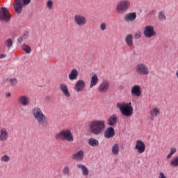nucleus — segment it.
<instances>
[{
    "mask_svg": "<svg viewBox=\"0 0 178 178\" xmlns=\"http://www.w3.org/2000/svg\"><path fill=\"white\" fill-rule=\"evenodd\" d=\"M136 19H137V13L136 12L129 13L124 17L125 22H134Z\"/></svg>",
    "mask_w": 178,
    "mask_h": 178,
    "instance_id": "17",
    "label": "nucleus"
},
{
    "mask_svg": "<svg viewBox=\"0 0 178 178\" xmlns=\"http://www.w3.org/2000/svg\"><path fill=\"white\" fill-rule=\"evenodd\" d=\"M98 81H99V79H98V76L96 74H93L90 78V88H92V87H95L97 84H98Z\"/></svg>",
    "mask_w": 178,
    "mask_h": 178,
    "instance_id": "20",
    "label": "nucleus"
},
{
    "mask_svg": "<svg viewBox=\"0 0 178 178\" xmlns=\"http://www.w3.org/2000/svg\"><path fill=\"white\" fill-rule=\"evenodd\" d=\"M64 176H69L70 175V168L69 167H65L63 170Z\"/></svg>",
    "mask_w": 178,
    "mask_h": 178,
    "instance_id": "33",
    "label": "nucleus"
},
{
    "mask_svg": "<svg viewBox=\"0 0 178 178\" xmlns=\"http://www.w3.org/2000/svg\"><path fill=\"white\" fill-rule=\"evenodd\" d=\"M152 112H159V111H158L156 108H153Z\"/></svg>",
    "mask_w": 178,
    "mask_h": 178,
    "instance_id": "47",
    "label": "nucleus"
},
{
    "mask_svg": "<svg viewBox=\"0 0 178 178\" xmlns=\"http://www.w3.org/2000/svg\"><path fill=\"white\" fill-rule=\"evenodd\" d=\"M131 92L132 95H134V97H141V86L138 85H134L131 88Z\"/></svg>",
    "mask_w": 178,
    "mask_h": 178,
    "instance_id": "16",
    "label": "nucleus"
},
{
    "mask_svg": "<svg viewBox=\"0 0 178 178\" xmlns=\"http://www.w3.org/2000/svg\"><path fill=\"white\" fill-rule=\"evenodd\" d=\"M104 137L106 138H112L115 137V129L112 127H109L104 131Z\"/></svg>",
    "mask_w": 178,
    "mask_h": 178,
    "instance_id": "18",
    "label": "nucleus"
},
{
    "mask_svg": "<svg viewBox=\"0 0 178 178\" xmlns=\"http://www.w3.org/2000/svg\"><path fill=\"white\" fill-rule=\"evenodd\" d=\"M125 42L128 47H133L134 43H133V35L129 34L127 35L125 38Z\"/></svg>",
    "mask_w": 178,
    "mask_h": 178,
    "instance_id": "24",
    "label": "nucleus"
},
{
    "mask_svg": "<svg viewBox=\"0 0 178 178\" xmlns=\"http://www.w3.org/2000/svg\"><path fill=\"white\" fill-rule=\"evenodd\" d=\"M158 112H149L147 113V118L151 119V120H154V118H156L158 116Z\"/></svg>",
    "mask_w": 178,
    "mask_h": 178,
    "instance_id": "30",
    "label": "nucleus"
},
{
    "mask_svg": "<svg viewBox=\"0 0 178 178\" xmlns=\"http://www.w3.org/2000/svg\"><path fill=\"white\" fill-rule=\"evenodd\" d=\"M171 166H174L175 168H177L178 166V156H175L170 162Z\"/></svg>",
    "mask_w": 178,
    "mask_h": 178,
    "instance_id": "31",
    "label": "nucleus"
},
{
    "mask_svg": "<svg viewBox=\"0 0 178 178\" xmlns=\"http://www.w3.org/2000/svg\"><path fill=\"white\" fill-rule=\"evenodd\" d=\"M89 173L90 172L88 171V168L85 166V168L82 170V174L83 175V176H88Z\"/></svg>",
    "mask_w": 178,
    "mask_h": 178,
    "instance_id": "37",
    "label": "nucleus"
},
{
    "mask_svg": "<svg viewBox=\"0 0 178 178\" xmlns=\"http://www.w3.org/2000/svg\"><path fill=\"white\" fill-rule=\"evenodd\" d=\"M117 108L120 109V112H133V106H131V102L126 103H118Z\"/></svg>",
    "mask_w": 178,
    "mask_h": 178,
    "instance_id": "8",
    "label": "nucleus"
},
{
    "mask_svg": "<svg viewBox=\"0 0 178 178\" xmlns=\"http://www.w3.org/2000/svg\"><path fill=\"white\" fill-rule=\"evenodd\" d=\"M111 87V83L109 81L106 79L102 81L98 87V91L102 93L108 92L109 91V88Z\"/></svg>",
    "mask_w": 178,
    "mask_h": 178,
    "instance_id": "11",
    "label": "nucleus"
},
{
    "mask_svg": "<svg viewBox=\"0 0 178 178\" xmlns=\"http://www.w3.org/2000/svg\"><path fill=\"white\" fill-rule=\"evenodd\" d=\"M74 22L79 27H84L87 24V18L84 15L77 14L74 17Z\"/></svg>",
    "mask_w": 178,
    "mask_h": 178,
    "instance_id": "7",
    "label": "nucleus"
},
{
    "mask_svg": "<svg viewBox=\"0 0 178 178\" xmlns=\"http://www.w3.org/2000/svg\"><path fill=\"white\" fill-rule=\"evenodd\" d=\"M112 152L113 155H119V144L115 143L113 145Z\"/></svg>",
    "mask_w": 178,
    "mask_h": 178,
    "instance_id": "27",
    "label": "nucleus"
},
{
    "mask_svg": "<svg viewBox=\"0 0 178 178\" xmlns=\"http://www.w3.org/2000/svg\"><path fill=\"white\" fill-rule=\"evenodd\" d=\"M56 140H63L67 141L68 143H72L74 141V138H73V134L69 129H63L56 136Z\"/></svg>",
    "mask_w": 178,
    "mask_h": 178,
    "instance_id": "2",
    "label": "nucleus"
},
{
    "mask_svg": "<svg viewBox=\"0 0 178 178\" xmlns=\"http://www.w3.org/2000/svg\"><path fill=\"white\" fill-rule=\"evenodd\" d=\"M12 94H10V92H8L6 94V98H9L10 97H11Z\"/></svg>",
    "mask_w": 178,
    "mask_h": 178,
    "instance_id": "45",
    "label": "nucleus"
},
{
    "mask_svg": "<svg viewBox=\"0 0 178 178\" xmlns=\"http://www.w3.org/2000/svg\"><path fill=\"white\" fill-rule=\"evenodd\" d=\"M35 120L38 122L39 126L42 127H48V121L47 117L42 112H33Z\"/></svg>",
    "mask_w": 178,
    "mask_h": 178,
    "instance_id": "4",
    "label": "nucleus"
},
{
    "mask_svg": "<svg viewBox=\"0 0 178 178\" xmlns=\"http://www.w3.org/2000/svg\"><path fill=\"white\" fill-rule=\"evenodd\" d=\"M100 29L102 30V31H105V30H106V23L102 22L100 24Z\"/></svg>",
    "mask_w": 178,
    "mask_h": 178,
    "instance_id": "38",
    "label": "nucleus"
},
{
    "mask_svg": "<svg viewBox=\"0 0 178 178\" xmlns=\"http://www.w3.org/2000/svg\"><path fill=\"white\" fill-rule=\"evenodd\" d=\"M46 6L51 10V9H52V8L54 6V1H52V0L47 1Z\"/></svg>",
    "mask_w": 178,
    "mask_h": 178,
    "instance_id": "36",
    "label": "nucleus"
},
{
    "mask_svg": "<svg viewBox=\"0 0 178 178\" xmlns=\"http://www.w3.org/2000/svg\"><path fill=\"white\" fill-rule=\"evenodd\" d=\"M159 17L160 20H166V16L162 12L159 13Z\"/></svg>",
    "mask_w": 178,
    "mask_h": 178,
    "instance_id": "39",
    "label": "nucleus"
},
{
    "mask_svg": "<svg viewBox=\"0 0 178 178\" xmlns=\"http://www.w3.org/2000/svg\"><path fill=\"white\" fill-rule=\"evenodd\" d=\"M5 44L7 47L8 49H10L13 46V40L11 38H8L6 40Z\"/></svg>",
    "mask_w": 178,
    "mask_h": 178,
    "instance_id": "28",
    "label": "nucleus"
},
{
    "mask_svg": "<svg viewBox=\"0 0 178 178\" xmlns=\"http://www.w3.org/2000/svg\"><path fill=\"white\" fill-rule=\"evenodd\" d=\"M27 38H29V32L25 31V32H24L22 35L18 38L17 41H18L19 44H22V42H23V41H26V40H27Z\"/></svg>",
    "mask_w": 178,
    "mask_h": 178,
    "instance_id": "26",
    "label": "nucleus"
},
{
    "mask_svg": "<svg viewBox=\"0 0 178 178\" xmlns=\"http://www.w3.org/2000/svg\"><path fill=\"white\" fill-rule=\"evenodd\" d=\"M159 178H167V177L165 176V174L163 172H160Z\"/></svg>",
    "mask_w": 178,
    "mask_h": 178,
    "instance_id": "44",
    "label": "nucleus"
},
{
    "mask_svg": "<svg viewBox=\"0 0 178 178\" xmlns=\"http://www.w3.org/2000/svg\"><path fill=\"white\" fill-rule=\"evenodd\" d=\"M84 88H86V81L83 79L78 80L74 85V90L76 92H81L84 91Z\"/></svg>",
    "mask_w": 178,
    "mask_h": 178,
    "instance_id": "12",
    "label": "nucleus"
},
{
    "mask_svg": "<svg viewBox=\"0 0 178 178\" xmlns=\"http://www.w3.org/2000/svg\"><path fill=\"white\" fill-rule=\"evenodd\" d=\"M135 72L139 76H148L149 74V68L144 63H139L135 67Z\"/></svg>",
    "mask_w": 178,
    "mask_h": 178,
    "instance_id": "5",
    "label": "nucleus"
},
{
    "mask_svg": "<svg viewBox=\"0 0 178 178\" xmlns=\"http://www.w3.org/2000/svg\"><path fill=\"white\" fill-rule=\"evenodd\" d=\"M176 151H177L176 148L172 147L170 149V152L167 156L168 159H170V158H172V155H174V154H176Z\"/></svg>",
    "mask_w": 178,
    "mask_h": 178,
    "instance_id": "32",
    "label": "nucleus"
},
{
    "mask_svg": "<svg viewBox=\"0 0 178 178\" xmlns=\"http://www.w3.org/2000/svg\"><path fill=\"white\" fill-rule=\"evenodd\" d=\"M1 161L2 162H9L10 161V157H9V156H8L7 154L2 156L1 157Z\"/></svg>",
    "mask_w": 178,
    "mask_h": 178,
    "instance_id": "34",
    "label": "nucleus"
},
{
    "mask_svg": "<svg viewBox=\"0 0 178 178\" xmlns=\"http://www.w3.org/2000/svg\"><path fill=\"white\" fill-rule=\"evenodd\" d=\"M8 83H10V86H16L17 83V79L16 78L8 79Z\"/></svg>",
    "mask_w": 178,
    "mask_h": 178,
    "instance_id": "35",
    "label": "nucleus"
},
{
    "mask_svg": "<svg viewBox=\"0 0 178 178\" xmlns=\"http://www.w3.org/2000/svg\"><path fill=\"white\" fill-rule=\"evenodd\" d=\"M88 144L90 147H98L99 145V141L94 138H90L88 139Z\"/></svg>",
    "mask_w": 178,
    "mask_h": 178,
    "instance_id": "25",
    "label": "nucleus"
},
{
    "mask_svg": "<svg viewBox=\"0 0 178 178\" xmlns=\"http://www.w3.org/2000/svg\"><path fill=\"white\" fill-rule=\"evenodd\" d=\"M76 166H77V168H79V169H81V170H83L84 169V168L86 167V165H84L83 164H77Z\"/></svg>",
    "mask_w": 178,
    "mask_h": 178,
    "instance_id": "42",
    "label": "nucleus"
},
{
    "mask_svg": "<svg viewBox=\"0 0 178 178\" xmlns=\"http://www.w3.org/2000/svg\"><path fill=\"white\" fill-rule=\"evenodd\" d=\"M8 130L5 128H2L1 129V133H0V140L1 141H6L8 140Z\"/></svg>",
    "mask_w": 178,
    "mask_h": 178,
    "instance_id": "21",
    "label": "nucleus"
},
{
    "mask_svg": "<svg viewBox=\"0 0 178 178\" xmlns=\"http://www.w3.org/2000/svg\"><path fill=\"white\" fill-rule=\"evenodd\" d=\"M134 38H136V40H138L139 38H141V32L140 31L136 32L134 35Z\"/></svg>",
    "mask_w": 178,
    "mask_h": 178,
    "instance_id": "40",
    "label": "nucleus"
},
{
    "mask_svg": "<svg viewBox=\"0 0 178 178\" xmlns=\"http://www.w3.org/2000/svg\"><path fill=\"white\" fill-rule=\"evenodd\" d=\"M122 114L123 116H127V118H129V116H131L133 115V112H122Z\"/></svg>",
    "mask_w": 178,
    "mask_h": 178,
    "instance_id": "41",
    "label": "nucleus"
},
{
    "mask_svg": "<svg viewBox=\"0 0 178 178\" xmlns=\"http://www.w3.org/2000/svg\"><path fill=\"white\" fill-rule=\"evenodd\" d=\"M89 131L94 136H101L105 130V121L93 120L88 124Z\"/></svg>",
    "mask_w": 178,
    "mask_h": 178,
    "instance_id": "1",
    "label": "nucleus"
},
{
    "mask_svg": "<svg viewBox=\"0 0 178 178\" xmlns=\"http://www.w3.org/2000/svg\"><path fill=\"white\" fill-rule=\"evenodd\" d=\"M33 112H42L41 108L38 107H35L33 109Z\"/></svg>",
    "mask_w": 178,
    "mask_h": 178,
    "instance_id": "43",
    "label": "nucleus"
},
{
    "mask_svg": "<svg viewBox=\"0 0 178 178\" xmlns=\"http://www.w3.org/2000/svg\"><path fill=\"white\" fill-rule=\"evenodd\" d=\"M30 2H31V0H15L13 8L16 13H22V12H23V6H24V5H29Z\"/></svg>",
    "mask_w": 178,
    "mask_h": 178,
    "instance_id": "6",
    "label": "nucleus"
},
{
    "mask_svg": "<svg viewBox=\"0 0 178 178\" xmlns=\"http://www.w3.org/2000/svg\"><path fill=\"white\" fill-rule=\"evenodd\" d=\"M79 76V71L76 69H73L70 74L68 75L69 80H77V76Z\"/></svg>",
    "mask_w": 178,
    "mask_h": 178,
    "instance_id": "22",
    "label": "nucleus"
},
{
    "mask_svg": "<svg viewBox=\"0 0 178 178\" xmlns=\"http://www.w3.org/2000/svg\"><path fill=\"white\" fill-rule=\"evenodd\" d=\"M3 58H6V54H1L0 59H3Z\"/></svg>",
    "mask_w": 178,
    "mask_h": 178,
    "instance_id": "46",
    "label": "nucleus"
},
{
    "mask_svg": "<svg viewBox=\"0 0 178 178\" xmlns=\"http://www.w3.org/2000/svg\"><path fill=\"white\" fill-rule=\"evenodd\" d=\"M23 51L26 52V54H31V47L27 45L26 44H24L22 47Z\"/></svg>",
    "mask_w": 178,
    "mask_h": 178,
    "instance_id": "29",
    "label": "nucleus"
},
{
    "mask_svg": "<svg viewBox=\"0 0 178 178\" xmlns=\"http://www.w3.org/2000/svg\"><path fill=\"white\" fill-rule=\"evenodd\" d=\"M143 34L147 38H151L152 37H155V35H156V32H155L154 26H147L144 28Z\"/></svg>",
    "mask_w": 178,
    "mask_h": 178,
    "instance_id": "10",
    "label": "nucleus"
},
{
    "mask_svg": "<svg viewBox=\"0 0 178 178\" xmlns=\"http://www.w3.org/2000/svg\"><path fill=\"white\" fill-rule=\"evenodd\" d=\"M108 125L115 126L118 123V117L115 115H113L108 118Z\"/></svg>",
    "mask_w": 178,
    "mask_h": 178,
    "instance_id": "23",
    "label": "nucleus"
},
{
    "mask_svg": "<svg viewBox=\"0 0 178 178\" xmlns=\"http://www.w3.org/2000/svg\"><path fill=\"white\" fill-rule=\"evenodd\" d=\"M11 17L12 16H10L8 8L3 7L0 9V19L2 20V22H9Z\"/></svg>",
    "mask_w": 178,
    "mask_h": 178,
    "instance_id": "9",
    "label": "nucleus"
},
{
    "mask_svg": "<svg viewBox=\"0 0 178 178\" xmlns=\"http://www.w3.org/2000/svg\"><path fill=\"white\" fill-rule=\"evenodd\" d=\"M59 88L60 91H62L65 97H66L67 98H70V97H72L70 92H69V88H67V85L65 83H60L59 85Z\"/></svg>",
    "mask_w": 178,
    "mask_h": 178,
    "instance_id": "15",
    "label": "nucleus"
},
{
    "mask_svg": "<svg viewBox=\"0 0 178 178\" xmlns=\"http://www.w3.org/2000/svg\"><path fill=\"white\" fill-rule=\"evenodd\" d=\"M135 149H136L138 154H143V152H145V143H144L143 140H137L135 145Z\"/></svg>",
    "mask_w": 178,
    "mask_h": 178,
    "instance_id": "14",
    "label": "nucleus"
},
{
    "mask_svg": "<svg viewBox=\"0 0 178 178\" xmlns=\"http://www.w3.org/2000/svg\"><path fill=\"white\" fill-rule=\"evenodd\" d=\"M17 102L22 106H29L30 105V98L27 95H20L17 98Z\"/></svg>",
    "mask_w": 178,
    "mask_h": 178,
    "instance_id": "13",
    "label": "nucleus"
},
{
    "mask_svg": "<svg viewBox=\"0 0 178 178\" xmlns=\"http://www.w3.org/2000/svg\"><path fill=\"white\" fill-rule=\"evenodd\" d=\"M83 159L84 152L83 150H80L72 156V159H75L76 161H83Z\"/></svg>",
    "mask_w": 178,
    "mask_h": 178,
    "instance_id": "19",
    "label": "nucleus"
},
{
    "mask_svg": "<svg viewBox=\"0 0 178 178\" xmlns=\"http://www.w3.org/2000/svg\"><path fill=\"white\" fill-rule=\"evenodd\" d=\"M131 3L129 0H121L120 1L116 6H115V12L118 15H122V13H124L127 12L129 9H130Z\"/></svg>",
    "mask_w": 178,
    "mask_h": 178,
    "instance_id": "3",
    "label": "nucleus"
}]
</instances>
